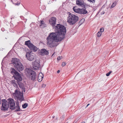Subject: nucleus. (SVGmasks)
Listing matches in <instances>:
<instances>
[{
    "instance_id": "nucleus-18",
    "label": "nucleus",
    "mask_w": 123,
    "mask_h": 123,
    "mask_svg": "<svg viewBox=\"0 0 123 123\" xmlns=\"http://www.w3.org/2000/svg\"><path fill=\"white\" fill-rule=\"evenodd\" d=\"M25 44L31 50V43H30V40H28L25 42Z\"/></svg>"
},
{
    "instance_id": "nucleus-33",
    "label": "nucleus",
    "mask_w": 123,
    "mask_h": 123,
    "mask_svg": "<svg viewBox=\"0 0 123 123\" xmlns=\"http://www.w3.org/2000/svg\"><path fill=\"white\" fill-rule=\"evenodd\" d=\"M60 72V71L59 70H58L57 71V72L58 73H59Z\"/></svg>"
},
{
    "instance_id": "nucleus-38",
    "label": "nucleus",
    "mask_w": 123,
    "mask_h": 123,
    "mask_svg": "<svg viewBox=\"0 0 123 123\" xmlns=\"http://www.w3.org/2000/svg\"><path fill=\"white\" fill-rule=\"evenodd\" d=\"M24 92H25V90H24Z\"/></svg>"
},
{
    "instance_id": "nucleus-9",
    "label": "nucleus",
    "mask_w": 123,
    "mask_h": 123,
    "mask_svg": "<svg viewBox=\"0 0 123 123\" xmlns=\"http://www.w3.org/2000/svg\"><path fill=\"white\" fill-rule=\"evenodd\" d=\"M7 101L10 109L12 110L15 109L16 106L14 100L12 98H9L7 99Z\"/></svg>"
},
{
    "instance_id": "nucleus-22",
    "label": "nucleus",
    "mask_w": 123,
    "mask_h": 123,
    "mask_svg": "<svg viewBox=\"0 0 123 123\" xmlns=\"http://www.w3.org/2000/svg\"><path fill=\"white\" fill-rule=\"evenodd\" d=\"M28 105V104L27 103H25L22 105V107L24 108H25Z\"/></svg>"
},
{
    "instance_id": "nucleus-30",
    "label": "nucleus",
    "mask_w": 123,
    "mask_h": 123,
    "mask_svg": "<svg viewBox=\"0 0 123 123\" xmlns=\"http://www.w3.org/2000/svg\"><path fill=\"white\" fill-rule=\"evenodd\" d=\"M62 56H58L57 58V60H60L62 58Z\"/></svg>"
},
{
    "instance_id": "nucleus-40",
    "label": "nucleus",
    "mask_w": 123,
    "mask_h": 123,
    "mask_svg": "<svg viewBox=\"0 0 123 123\" xmlns=\"http://www.w3.org/2000/svg\"><path fill=\"white\" fill-rule=\"evenodd\" d=\"M32 61V60H31V61Z\"/></svg>"
},
{
    "instance_id": "nucleus-11",
    "label": "nucleus",
    "mask_w": 123,
    "mask_h": 123,
    "mask_svg": "<svg viewBox=\"0 0 123 123\" xmlns=\"http://www.w3.org/2000/svg\"><path fill=\"white\" fill-rule=\"evenodd\" d=\"M49 53L45 49H41V52H39V54L42 56L47 55Z\"/></svg>"
},
{
    "instance_id": "nucleus-23",
    "label": "nucleus",
    "mask_w": 123,
    "mask_h": 123,
    "mask_svg": "<svg viewBox=\"0 0 123 123\" xmlns=\"http://www.w3.org/2000/svg\"><path fill=\"white\" fill-rule=\"evenodd\" d=\"M116 1L113 2L111 7V8L114 7L116 5Z\"/></svg>"
},
{
    "instance_id": "nucleus-17",
    "label": "nucleus",
    "mask_w": 123,
    "mask_h": 123,
    "mask_svg": "<svg viewBox=\"0 0 123 123\" xmlns=\"http://www.w3.org/2000/svg\"><path fill=\"white\" fill-rule=\"evenodd\" d=\"M41 21V22L40 23V24L39 25V26L41 28H43L46 26V25L44 23L43 21Z\"/></svg>"
},
{
    "instance_id": "nucleus-27",
    "label": "nucleus",
    "mask_w": 123,
    "mask_h": 123,
    "mask_svg": "<svg viewBox=\"0 0 123 123\" xmlns=\"http://www.w3.org/2000/svg\"><path fill=\"white\" fill-rule=\"evenodd\" d=\"M66 63L65 62H63L62 64V66L63 67H64L66 65Z\"/></svg>"
},
{
    "instance_id": "nucleus-16",
    "label": "nucleus",
    "mask_w": 123,
    "mask_h": 123,
    "mask_svg": "<svg viewBox=\"0 0 123 123\" xmlns=\"http://www.w3.org/2000/svg\"><path fill=\"white\" fill-rule=\"evenodd\" d=\"M37 48L36 46L34 45L33 44L31 43V51H33V52H36L37 51ZM32 51H31V53ZM32 54V53H31Z\"/></svg>"
},
{
    "instance_id": "nucleus-8",
    "label": "nucleus",
    "mask_w": 123,
    "mask_h": 123,
    "mask_svg": "<svg viewBox=\"0 0 123 123\" xmlns=\"http://www.w3.org/2000/svg\"><path fill=\"white\" fill-rule=\"evenodd\" d=\"M32 63L33 69L36 70L38 69L40 67L39 61L37 59H33Z\"/></svg>"
},
{
    "instance_id": "nucleus-15",
    "label": "nucleus",
    "mask_w": 123,
    "mask_h": 123,
    "mask_svg": "<svg viewBox=\"0 0 123 123\" xmlns=\"http://www.w3.org/2000/svg\"><path fill=\"white\" fill-rule=\"evenodd\" d=\"M26 57L28 60L31 61V51L26 53Z\"/></svg>"
},
{
    "instance_id": "nucleus-13",
    "label": "nucleus",
    "mask_w": 123,
    "mask_h": 123,
    "mask_svg": "<svg viewBox=\"0 0 123 123\" xmlns=\"http://www.w3.org/2000/svg\"><path fill=\"white\" fill-rule=\"evenodd\" d=\"M25 73L27 76L30 77L31 76V68H26L25 71Z\"/></svg>"
},
{
    "instance_id": "nucleus-21",
    "label": "nucleus",
    "mask_w": 123,
    "mask_h": 123,
    "mask_svg": "<svg viewBox=\"0 0 123 123\" xmlns=\"http://www.w3.org/2000/svg\"><path fill=\"white\" fill-rule=\"evenodd\" d=\"M18 84L19 85V87L20 88H23V84L22 83H19L18 82Z\"/></svg>"
},
{
    "instance_id": "nucleus-14",
    "label": "nucleus",
    "mask_w": 123,
    "mask_h": 123,
    "mask_svg": "<svg viewBox=\"0 0 123 123\" xmlns=\"http://www.w3.org/2000/svg\"><path fill=\"white\" fill-rule=\"evenodd\" d=\"M43 75L42 73H40L37 77V80L39 82H41L43 80Z\"/></svg>"
},
{
    "instance_id": "nucleus-34",
    "label": "nucleus",
    "mask_w": 123,
    "mask_h": 123,
    "mask_svg": "<svg viewBox=\"0 0 123 123\" xmlns=\"http://www.w3.org/2000/svg\"><path fill=\"white\" fill-rule=\"evenodd\" d=\"M90 105L89 104H88L87 105V106H86V107H87V106H88V105Z\"/></svg>"
},
{
    "instance_id": "nucleus-31",
    "label": "nucleus",
    "mask_w": 123,
    "mask_h": 123,
    "mask_svg": "<svg viewBox=\"0 0 123 123\" xmlns=\"http://www.w3.org/2000/svg\"><path fill=\"white\" fill-rule=\"evenodd\" d=\"M46 85L45 84H43L42 85L41 87H42L44 88V87H46Z\"/></svg>"
},
{
    "instance_id": "nucleus-29",
    "label": "nucleus",
    "mask_w": 123,
    "mask_h": 123,
    "mask_svg": "<svg viewBox=\"0 0 123 123\" xmlns=\"http://www.w3.org/2000/svg\"><path fill=\"white\" fill-rule=\"evenodd\" d=\"M100 31L101 33L102 32H103L104 31V28H101L100 29Z\"/></svg>"
},
{
    "instance_id": "nucleus-5",
    "label": "nucleus",
    "mask_w": 123,
    "mask_h": 123,
    "mask_svg": "<svg viewBox=\"0 0 123 123\" xmlns=\"http://www.w3.org/2000/svg\"><path fill=\"white\" fill-rule=\"evenodd\" d=\"M13 96H15L18 100L21 102L24 100V98L23 92H19L18 90L16 89L15 90V92L13 94Z\"/></svg>"
},
{
    "instance_id": "nucleus-32",
    "label": "nucleus",
    "mask_w": 123,
    "mask_h": 123,
    "mask_svg": "<svg viewBox=\"0 0 123 123\" xmlns=\"http://www.w3.org/2000/svg\"><path fill=\"white\" fill-rule=\"evenodd\" d=\"M90 2H92V3L94 2L95 1V0H88Z\"/></svg>"
},
{
    "instance_id": "nucleus-10",
    "label": "nucleus",
    "mask_w": 123,
    "mask_h": 123,
    "mask_svg": "<svg viewBox=\"0 0 123 123\" xmlns=\"http://www.w3.org/2000/svg\"><path fill=\"white\" fill-rule=\"evenodd\" d=\"M56 20V18L53 17H51L49 20L50 24L54 28L55 26V24Z\"/></svg>"
},
{
    "instance_id": "nucleus-25",
    "label": "nucleus",
    "mask_w": 123,
    "mask_h": 123,
    "mask_svg": "<svg viewBox=\"0 0 123 123\" xmlns=\"http://www.w3.org/2000/svg\"><path fill=\"white\" fill-rule=\"evenodd\" d=\"M101 33L100 31H99L97 34V36L98 37H100L101 35Z\"/></svg>"
},
{
    "instance_id": "nucleus-3",
    "label": "nucleus",
    "mask_w": 123,
    "mask_h": 123,
    "mask_svg": "<svg viewBox=\"0 0 123 123\" xmlns=\"http://www.w3.org/2000/svg\"><path fill=\"white\" fill-rule=\"evenodd\" d=\"M12 62L16 69L17 71L20 72L23 70V66L19 59L16 58L14 59L12 61Z\"/></svg>"
},
{
    "instance_id": "nucleus-36",
    "label": "nucleus",
    "mask_w": 123,
    "mask_h": 123,
    "mask_svg": "<svg viewBox=\"0 0 123 123\" xmlns=\"http://www.w3.org/2000/svg\"><path fill=\"white\" fill-rule=\"evenodd\" d=\"M54 117H55V116H53V118H54Z\"/></svg>"
},
{
    "instance_id": "nucleus-20",
    "label": "nucleus",
    "mask_w": 123,
    "mask_h": 123,
    "mask_svg": "<svg viewBox=\"0 0 123 123\" xmlns=\"http://www.w3.org/2000/svg\"><path fill=\"white\" fill-rule=\"evenodd\" d=\"M76 3L79 6H81L83 5V3H82L79 0L76 1Z\"/></svg>"
},
{
    "instance_id": "nucleus-12",
    "label": "nucleus",
    "mask_w": 123,
    "mask_h": 123,
    "mask_svg": "<svg viewBox=\"0 0 123 123\" xmlns=\"http://www.w3.org/2000/svg\"><path fill=\"white\" fill-rule=\"evenodd\" d=\"M37 76L36 72L34 71L31 70V79L33 80H36Z\"/></svg>"
},
{
    "instance_id": "nucleus-7",
    "label": "nucleus",
    "mask_w": 123,
    "mask_h": 123,
    "mask_svg": "<svg viewBox=\"0 0 123 123\" xmlns=\"http://www.w3.org/2000/svg\"><path fill=\"white\" fill-rule=\"evenodd\" d=\"M73 9L74 12L78 13L85 14L87 13V11L84 8H77L76 6H74Z\"/></svg>"
},
{
    "instance_id": "nucleus-2",
    "label": "nucleus",
    "mask_w": 123,
    "mask_h": 123,
    "mask_svg": "<svg viewBox=\"0 0 123 123\" xmlns=\"http://www.w3.org/2000/svg\"><path fill=\"white\" fill-rule=\"evenodd\" d=\"M79 20V17L75 15L70 13L67 18V22L71 25H74Z\"/></svg>"
},
{
    "instance_id": "nucleus-24",
    "label": "nucleus",
    "mask_w": 123,
    "mask_h": 123,
    "mask_svg": "<svg viewBox=\"0 0 123 123\" xmlns=\"http://www.w3.org/2000/svg\"><path fill=\"white\" fill-rule=\"evenodd\" d=\"M16 1H17V2L16 3H15V5H19L20 4V0H16Z\"/></svg>"
},
{
    "instance_id": "nucleus-1",
    "label": "nucleus",
    "mask_w": 123,
    "mask_h": 123,
    "mask_svg": "<svg viewBox=\"0 0 123 123\" xmlns=\"http://www.w3.org/2000/svg\"><path fill=\"white\" fill-rule=\"evenodd\" d=\"M55 30V32L49 34L46 38L47 45L51 48L57 46L58 45L57 43L64 38L66 33L65 27L60 24H57Z\"/></svg>"
},
{
    "instance_id": "nucleus-26",
    "label": "nucleus",
    "mask_w": 123,
    "mask_h": 123,
    "mask_svg": "<svg viewBox=\"0 0 123 123\" xmlns=\"http://www.w3.org/2000/svg\"><path fill=\"white\" fill-rule=\"evenodd\" d=\"M12 82L13 84V85H14V86H17V84L15 82V80L13 81Z\"/></svg>"
},
{
    "instance_id": "nucleus-39",
    "label": "nucleus",
    "mask_w": 123,
    "mask_h": 123,
    "mask_svg": "<svg viewBox=\"0 0 123 123\" xmlns=\"http://www.w3.org/2000/svg\"><path fill=\"white\" fill-rule=\"evenodd\" d=\"M1 102H0V104H1Z\"/></svg>"
},
{
    "instance_id": "nucleus-35",
    "label": "nucleus",
    "mask_w": 123,
    "mask_h": 123,
    "mask_svg": "<svg viewBox=\"0 0 123 123\" xmlns=\"http://www.w3.org/2000/svg\"><path fill=\"white\" fill-rule=\"evenodd\" d=\"M81 123H85V122H81Z\"/></svg>"
},
{
    "instance_id": "nucleus-37",
    "label": "nucleus",
    "mask_w": 123,
    "mask_h": 123,
    "mask_svg": "<svg viewBox=\"0 0 123 123\" xmlns=\"http://www.w3.org/2000/svg\"><path fill=\"white\" fill-rule=\"evenodd\" d=\"M32 56L31 55V58H32Z\"/></svg>"
},
{
    "instance_id": "nucleus-28",
    "label": "nucleus",
    "mask_w": 123,
    "mask_h": 123,
    "mask_svg": "<svg viewBox=\"0 0 123 123\" xmlns=\"http://www.w3.org/2000/svg\"><path fill=\"white\" fill-rule=\"evenodd\" d=\"M111 72H112L111 71H109V73H107L106 74V75L107 76H108L111 73Z\"/></svg>"
},
{
    "instance_id": "nucleus-19",
    "label": "nucleus",
    "mask_w": 123,
    "mask_h": 123,
    "mask_svg": "<svg viewBox=\"0 0 123 123\" xmlns=\"http://www.w3.org/2000/svg\"><path fill=\"white\" fill-rule=\"evenodd\" d=\"M16 109L15 110L16 111H21V110L20 109V107L19 105V104L18 102L16 103Z\"/></svg>"
},
{
    "instance_id": "nucleus-4",
    "label": "nucleus",
    "mask_w": 123,
    "mask_h": 123,
    "mask_svg": "<svg viewBox=\"0 0 123 123\" xmlns=\"http://www.w3.org/2000/svg\"><path fill=\"white\" fill-rule=\"evenodd\" d=\"M11 73L12 74L14 75L13 76V77L18 82L22 80V78L20 74L13 68H11Z\"/></svg>"
},
{
    "instance_id": "nucleus-6",
    "label": "nucleus",
    "mask_w": 123,
    "mask_h": 123,
    "mask_svg": "<svg viewBox=\"0 0 123 123\" xmlns=\"http://www.w3.org/2000/svg\"><path fill=\"white\" fill-rule=\"evenodd\" d=\"M2 106L1 110L3 111H5L8 110L9 107L7 101L5 99L2 100Z\"/></svg>"
}]
</instances>
